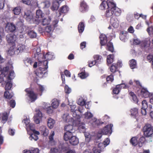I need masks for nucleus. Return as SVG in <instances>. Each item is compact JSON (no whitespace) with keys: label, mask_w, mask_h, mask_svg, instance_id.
Listing matches in <instances>:
<instances>
[{"label":"nucleus","mask_w":153,"mask_h":153,"mask_svg":"<svg viewBox=\"0 0 153 153\" xmlns=\"http://www.w3.org/2000/svg\"><path fill=\"white\" fill-rule=\"evenodd\" d=\"M85 101L84 99H83L82 98H79L77 101L78 104L81 106L84 105L85 104Z\"/></svg>","instance_id":"603ef678"},{"label":"nucleus","mask_w":153,"mask_h":153,"mask_svg":"<svg viewBox=\"0 0 153 153\" xmlns=\"http://www.w3.org/2000/svg\"><path fill=\"white\" fill-rule=\"evenodd\" d=\"M25 91L28 94V96L31 102H34L37 99L38 93H35L33 91L30 90L28 88L26 89Z\"/></svg>","instance_id":"39448f33"},{"label":"nucleus","mask_w":153,"mask_h":153,"mask_svg":"<svg viewBox=\"0 0 153 153\" xmlns=\"http://www.w3.org/2000/svg\"><path fill=\"white\" fill-rule=\"evenodd\" d=\"M23 61L24 63L28 66L29 65H31L33 63V61L30 58H25L24 59Z\"/></svg>","instance_id":"4c0bfd02"},{"label":"nucleus","mask_w":153,"mask_h":153,"mask_svg":"<svg viewBox=\"0 0 153 153\" xmlns=\"http://www.w3.org/2000/svg\"><path fill=\"white\" fill-rule=\"evenodd\" d=\"M91 123L92 126L94 127H98L103 123L100 120H98L95 118L92 119L91 121Z\"/></svg>","instance_id":"f8f14e48"},{"label":"nucleus","mask_w":153,"mask_h":153,"mask_svg":"<svg viewBox=\"0 0 153 153\" xmlns=\"http://www.w3.org/2000/svg\"><path fill=\"white\" fill-rule=\"evenodd\" d=\"M84 116L85 118L89 119L92 118L93 115L91 112L87 111L85 113Z\"/></svg>","instance_id":"5fc2aeb1"},{"label":"nucleus","mask_w":153,"mask_h":153,"mask_svg":"<svg viewBox=\"0 0 153 153\" xmlns=\"http://www.w3.org/2000/svg\"><path fill=\"white\" fill-rule=\"evenodd\" d=\"M71 108V112H72L73 114L72 115L74 117H76L77 116L76 111H80V110L79 108L78 109V110H77V109H76V105H71L70 106Z\"/></svg>","instance_id":"aec40b11"},{"label":"nucleus","mask_w":153,"mask_h":153,"mask_svg":"<svg viewBox=\"0 0 153 153\" xmlns=\"http://www.w3.org/2000/svg\"><path fill=\"white\" fill-rule=\"evenodd\" d=\"M6 30L8 32H13L16 30L15 25L12 23H7L6 27Z\"/></svg>","instance_id":"4468645a"},{"label":"nucleus","mask_w":153,"mask_h":153,"mask_svg":"<svg viewBox=\"0 0 153 153\" xmlns=\"http://www.w3.org/2000/svg\"><path fill=\"white\" fill-rule=\"evenodd\" d=\"M46 65H41L42 67H39L36 72V76L39 78L45 77V75L47 74V69L48 68V62L45 61Z\"/></svg>","instance_id":"f03ea898"},{"label":"nucleus","mask_w":153,"mask_h":153,"mask_svg":"<svg viewBox=\"0 0 153 153\" xmlns=\"http://www.w3.org/2000/svg\"><path fill=\"white\" fill-rule=\"evenodd\" d=\"M12 84L11 83L7 82L6 84L5 89L6 91L10 90L12 87Z\"/></svg>","instance_id":"3c124183"},{"label":"nucleus","mask_w":153,"mask_h":153,"mask_svg":"<svg viewBox=\"0 0 153 153\" xmlns=\"http://www.w3.org/2000/svg\"><path fill=\"white\" fill-rule=\"evenodd\" d=\"M22 9L20 6L14 7L12 10V12L15 15H19L21 13Z\"/></svg>","instance_id":"5701e85b"},{"label":"nucleus","mask_w":153,"mask_h":153,"mask_svg":"<svg viewBox=\"0 0 153 153\" xmlns=\"http://www.w3.org/2000/svg\"><path fill=\"white\" fill-rule=\"evenodd\" d=\"M117 69V64L114 63L112 64L110 67V71L113 73H115Z\"/></svg>","instance_id":"c03bdc74"},{"label":"nucleus","mask_w":153,"mask_h":153,"mask_svg":"<svg viewBox=\"0 0 153 153\" xmlns=\"http://www.w3.org/2000/svg\"><path fill=\"white\" fill-rule=\"evenodd\" d=\"M6 39L9 44L13 47L15 46L16 40V36L13 34H9L6 36Z\"/></svg>","instance_id":"20e7f679"},{"label":"nucleus","mask_w":153,"mask_h":153,"mask_svg":"<svg viewBox=\"0 0 153 153\" xmlns=\"http://www.w3.org/2000/svg\"><path fill=\"white\" fill-rule=\"evenodd\" d=\"M100 7L102 10H106L105 15L107 18L111 17L113 14L116 16H119L121 14V10L116 6L113 0L103 1L100 4Z\"/></svg>","instance_id":"f257e3e1"},{"label":"nucleus","mask_w":153,"mask_h":153,"mask_svg":"<svg viewBox=\"0 0 153 153\" xmlns=\"http://www.w3.org/2000/svg\"><path fill=\"white\" fill-rule=\"evenodd\" d=\"M79 76L82 79H84L86 78L88 75L86 74L85 72H82L78 74Z\"/></svg>","instance_id":"09e8293b"},{"label":"nucleus","mask_w":153,"mask_h":153,"mask_svg":"<svg viewBox=\"0 0 153 153\" xmlns=\"http://www.w3.org/2000/svg\"><path fill=\"white\" fill-rule=\"evenodd\" d=\"M106 48L107 50L111 51V52H113L114 49L112 43L110 42H108L107 44Z\"/></svg>","instance_id":"7c9ffc66"},{"label":"nucleus","mask_w":153,"mask_h":153,"mask_svg":"<svg viewBox=\"0 0 153 153\" xmlns=\"http://www.w3.org/2000/svg\"><path fill=\"white\" fill-rule=\"evenodd\" d=\"M29 139L30 140H34L35 141H36L38 139V137L36 135L32 134L30 135Z\"/></svg>","instance_id":"6e6d98bb"},{"label":"nucleus","mask_w":153,"mask_h":153,"mask_svg":"<svg viewBox=\"0 0 153 153\" xmlns=\"http://www.w3.org/2000/svg\"><path fill=\"white\" fill-rule=\"evenodd\" d=\"M14 72L13 71H10L9 74H8L7 77V79H8L11 80L13 78L14 76Z\"/></svg>","instance_id":"680f3d73"},{"label":"nucleus","mask_w":153,"mask_h":153,"mask_svg":"<svg viewBox=\"0 0 153 153\" xmlns=\"http://www.w3.org/2000/svg\"><path fill=\"white\" fill-rule=\"evenodd\" d=\"M129 112L130 116L137 120V117L138 115V109L136 108H132L130 110Z\"/></svg>","instance_id":"ddd939ff"},{"label":"nucleus","mask_w":153,"mask_h":153,"mask_svg":"<svg viewBox=\"0 0 153 153\" xmlns=\"http://www.w3.org/2000/svg\"><path fill=\"white\" fill-rule=\"evenodd\" d=\"M117 85L120 90L122 88H129V86L127 85L124 83H121Z\"/></svg>","instance_id":"864d4df0"},{"label":"nucleus","mask_w":153,"mask_h":153,"mask_svg":"<svg viewBox=\"0 0 153 153\" xmlns=\"http://www.w3.org/2000/svg\"><path fill=\"white\" fill-rule=\"evenodd\" d=\"M25 46L23 45H19L18 47L17 50L19 52H22L25 49Z\"/></svg>","instance_id":"e2e57ef3"},{"label":"nucleus","mask_w":153,"mask_h":153,"mask_svg":"<svg viewBox=\"0 0 153 153\" xmlns=\"http://www.w3.org/2000/svg\"><path fill=\"white\" fill-rule=\"evenodd\" d=\"M59 150L62 151H65L68 150V148L66 143H60L59 146Z\"/></svg>","instance_id":"a878e982"},{"label":"nucleus","mask_w":153,"mask_h":153,"mask_svg":"<svg viewBox=\"0 0 153 153\" xmlns=\"http://www.w3.org/2000/svg\"><path fill=\"white\" fill-rule=\"evenodd\" d=\"M4 96L6 98L10 99L12 97L13 95L11 93H10L8 91H6L4 92Z\"/></svg>","instance_id":"a18cd8bd"},{"label":"nucleus","mask_w":153,"mask_h":153,"mask_svg":"<svg viewBox=\"0 0 153 153\" xmlns=\"http://www.w3.org/2000/svg\"><path fill=\"white\" fill-rule=\"evenodd\" d=\"M114 76L112 74L108 76L106 78V81L102 84V86L103 88H105L107 86L108 83H111L114 80Z\"/></svg>","instance_id":"dca6fc26"},{"label":"nucleus","mask_w":153,"mask_h":153,"mask_svg":"<svg viewBox=\"0 0 153 153\" xmlns=\"http://www.w3.org/2000/svg\"><path fill=\"white\" fill-rule=\"evenodd\" d=\"M102 57L101 56L97 54L94 55L93 56L94 60L98 64L99 63V62L100 61Z\"/></svg>","instance_id":"37998d69"},{"label":"nucleus","mask_w":153,"mask_h":153,"mask_svg":"<svg viewBox=\"0 0 153 153\" xmlns=\"http://www.w3.org/2000/svg\"><path fill=\"white\" fill-rule=\"evenodd\" d=\"M45 55L43 51L39 54H35V57L37 58L39 65H44Z\"/></svg>","instance_id":"0eeeda50"},{"label":"nucleus","mask_w":153,"mask_h":153,"mask_svg":"<svg viewBox=\"0 0 153 153\" xmlns=\"http://www.w3.org/2000/svg\"><path fill=\"white\" fill-rule=\"evenodd\" d=\"M88 66L89 67H91L95 65H97V63L94 60L92 61H89L88 62Z\"/></svg>","instance_id":"0e129e2a"},{"label":"nucleus","mask_w":153,"mask_h":153,"mask_svg":"<svg viewBox=\"0 0 153 153\" xmlns=\"http://www.w3.org/2000/svg\"><path fill=\"white\" fill-rule=\"evenodd\" d=\"M113 125L112 124L108 125L101 130V133L103 134H111L112 132V128Z\"/></svg>","instance_id":"423d86ee"},{"label":"nucleus","mask_w":153,"mask_h":153,"mask_svg":"<svg viewBox=\"0 0 153 153\" xmlns=\"http://www.w3.org/2000/svg\"><path fill=\"white\" fill-rule=\"evenodd\" d=\"M59 105V101L56 99H54L52 100L51 104V107L53 108H56Z\"/></svg>","instance_id":"cd10ccee"},{"label":"nucleus","mask_w":153,"mask_h":153,"mask_svg":"<svg viewBox=\"0 0 153 153\" xmlns=\"http://www.w3.org/2000/svg\"><path fill=\"white\" fill-rule=\"evenodd\" d=\"M69 141L70 143L73 145H76L79 143L78 139L75 136L72 137Z\"/></svg>","instance_id":"4be33fe9"},{"label":"nucleus","mask_w":153,"mask_h":153,"mask_svg":"<svg viewBox=\"0 0 153 153\" xmlns=\"http://www.w3.org/2000/svg\"><path fill=\"white\" fill-rule=\"evenodd\" d=\"M24 18L27 21H30L31 18V12L29 10H26L25 12Z\"/></svg>","instance_id":"393cba45"},{"label":"nucleus","mask_w":153,"mask_h":153,"mask_svg":"<svg viewBox=\"0 0 153 153\" xmlns=\"http://www.w3.org/2000/svg\"><path fill=\"white\" fill-rule=\"evenodd\" d=\"M110 143L109 139L108 138H106L103 142L102 143H100L98 145L99 147H101L103 145L104 147L106 146L109 144Z\"/></svg>","instance_id":"72a5a7b5"},{"label":"nucleus","mask_w":153,"mask_h":153,"mask_svg":"<svg viewBox=\"0 0 153 153\" xmlns=\"http://www.w3.org/2000/svg\"><path fill=\"white\" fill-rule=\"evenodd\" d=\"M51 20V19L50 17H48V19L45 18L43 19L42 24L43 25H48L50 23Z\"/></svg>","instance_id":"79ce46f5"},{"label":"nucleus","mask_w":153,"mask_h":153,"mask_svg":"<svg viewBox=\"0 0 153 153\" xmlns=\"http://www.w3.org/2000/svg\"><path fill=\"white\" fill-rule=\"evenodd\" d=\"M69 10V8L67 6L65 5L62 6L59 9L58 13H56V16L59 17L62 13H67Z\"/></svg>","instance_id":"6e6552de"},{"label":"nucleus","mask_w":153,"mask_h":153,"mask_svg":"<svg viewBox=\"0 0 153 153\" xmlns=\"http://www.w3.org/2000/svg\"><path fill=\"white\" fill-rule=\"evenodd\" d=\"M64 130L66 132H75V131L73 126L71 125L65 126L64 127Z\"/></svg>","instance_id":"b1692460"},{"label":"nucleus","mask_w":153,"mask_h":153,"mask_svg":"<svg viewBox=\"0 0 153 153\" xmlns=\"http://www.w3.org/2000/svg\"><path fill=\"white\" fill-rule=\"evenodd\" d=\"M85 26L83 22H80L78 25V30L80 33H82L84 30Z\"/></svg>","instance_id":"473e14b6"},{"label":"nucleus","mask_w":153,"mask_h":153,"mask_svg":"<svg viewBox=\"0 0 153 153\" xmlns=\"http://www.w3.org/2000/svg\"><path fill=\"white\" fill-rule=\"evenodd\" d=\"M145 140V138L144 137L142 136L140 138L139 141L138 142L139 146H141L142 144L143 143H144Z\"/></svg>","instance_id":"8fccbe9b"},{"label":"nucleus","mask_w":153,"mask_h":153,"mask_svg":"<svg viewBox=\"0 0 153 153\" xmlns=\"http://www.w3.org/2000/svg\"><path fill=\"white\" fill-rule=\"evenodd\" d=\"M65 93L69 94L71 92V89L67 85H66L65 87Z\"/></svg>","instance_id":"052dcab7"},{"label":"nucleus","mask_w":153,"mask_h":153,"mask_svg":"<svg viewBox=\"0 0 153 153\" xmlns=\"http://www.w3.org/2000/svg\"><path fill=\"white\" fill-rule=\"evenodd\" d=\"M99 38L100 39V44L101 46L105 45L107 43V37L105 34H101L99 37Z\"/></svg>","instance_id":"2eb2a0df"},{"label":"nucleus","mask_w":153,"mask_h":153,"mask_svg":"<svg viewBox=\"0 0 153 153\" xmlns=\"http://www.w3.org/2000/svg\"><path fill=\"white\" fill-rule=\"evenodd\" d=\"M9 104L10 107L14 108L16 105L15 101L14 100H12L9 102Z\"/></svg>","instance_id":"69168bd1"},{"label":"nucleus","mask_w":153,"mask_h":153,"mask_svg":"<svg viewBox=\"0 0 153 153\" xmlns=\"http://www.w3.org/2000/svg\"><path fill=\"white\" fill-rule=\"evenodd\" d=\"M129 64L130 67L131 69H134L136 67V62L134 59H132L130 61Z\"/></svg>","instance_id":"a19ab883"},{"label":"nucleus","mask_w":153,"mask_h":153,"mask_svg":"<svg viewBox=\"0 0 153 153\" xmlns=\"http://www.w3.org/2000/svg\"><path fill=\"white\" fill-rule=\"evenodd\" d=\"M55 123V121L52 119L50 118L48 119L47 122L48 126L50 129H51L53 127Z\"/></svg>","instance_id":"c756f323"},{"label":"nucleus","mask_w":153,"mask_h":153,"mask_svg":"<svg viewBox=\"0 0 153 153\" xmlns=\"http://www.w3.org/2000/svg\"><path fill=\"white\" fill-rule=\"evenodd\" d=\"M142 108L147 109L148 108L147 102L146 100H143L142 102Z\"/></svg>","instance_id":"bf43d9fd"},{"label":"nucleus","mask_w":153,"mask_h":153,"mask_svg":"<svg viewBox=\"0 0 153 153\" xmlns=\"http://www.w3.org/2000/svg\"><path fill=\"white\" fill-rule=\"evenodd\" d=\"M130 143L133 146H136L138 143L137 141V138L136 137H132L130 141Z\"/></svg>","instance_id":"e433bc0d"},{"label":"nucleus","mask_w":153,"mask_h":153,"mask_svg":"<svg viewBox=\"0 0 153 153\" xmlns=\"http://www.w3.org/2000/svg\"><path fill=\"white\" fill-rule=\"evenodd\" d=\"M47 113L48 114H51L53 112V110L52 109V107L50 106L47 109Z\"/></svg>","instance_id":"338daca9"},{"label":"nucleus","mask_w":153,"mask_h":153,"mask_svg":"<svg viewBox=\"0 0 153 153\" xmlns=\"http://www.w3.org/2000/svg\"><path fill=\"white\" fill-rule=\"evenodd\" d=\"M44 14L40 10H37L36 13V17L37 19H41L44 16Z\"/></svg>","instance_id":"f704fd0d"},{"label":"nucleus","mask_w":153,"mask_h":153,"mask_svg":"<svg viewBox=\"0 0 153 153\" xmlns=\"http://www.w3.org/2000/svg\"><path fill=\"white\" fill-rule=\"evenodd\" d=\"M8 115L7 113L6 112L4 113L2 116V122L3 123H5L8 118Z\"/></svg>","instance_id":"ea45409f"},{"label":"nucleus","mask_w":153,"mask_h":153,"mask_svg":"<svg viewBox=\"0 0 153 153\" xmlns=\"http://www.w3.org/2000/svg\"><path fill=\"white\" fill-rule=\"evenodd\" d=\"M129 94L132 97V99L134 103H137L138 102V100L136 95L132 92H131L129 93Z\"/></svg>","instance_id":"c9c22d12"},{"label":"nucleus","mask_w":153,"mask_h":153,"mask_svg":"<svg viewBox=\"0 0 153 153\" xmlns=\"http://www.w3.org/2000/svg\"><path fill=\"white\" fill-rule=\"evenodd\" d=\"M28 35L31 38H35L36 37V33L33 30L28 31Z\"/></svg>","instance_id":"49530a36"},{"label":"nucleus","mask_w":153,"mask_h":153,"mask_svg":"<svg viewBox=\"0 0 153 153\" xmlns=\"http://www.w3.org/2000/svg\"><path fill=\"white\" fill-rule=\"evenodd\" d=\"M53 58V55L51 53L49 52L47 53L45 55L44 62V65H46L45 62V61H47L48 63V60L52 59Z\"/></svg>","instance_id":"412c9836"},{"label":"nucleus","mask_w":153,"mask_h":153,"mask_svg":"<svg viewBox=\"0 0 153 153\" xmlns=\"http://www.w3.org/2000/svg\"><path fill=\"white\" fill-rule=\"evenodd\" d=\"M74 132H66L64 135V139L65 141L70 140L71 138L73 137V133Z\"/></svg>","instance_id":"6ab92c4d"},{"label":"nucleus","mask_w":153,"mask_h":153,"mask_svg":"<svg viewBox=\"0 0 153 153\" xmlns=\"http://www.w3.org/2000/svg\"><path fill=\"white\" fill-rule=\"evenodd\" d=\"M39 86L38 89H37V91L38 92V94L39 96L42 95V93L45 90V88L43 86L39 84H38Z\"/></svg>","instance_id":"2f4dec72"},{"label":"nucleus","mask_w":153,"mask_h":153,"mask_svg":"<svg viewBox=\"0 0 153 153\" xmlns=\"http://www.w3.org/2000/svg\"><path fill=\"white\" fill-rule=\"evenodd\" d=\"M139 95L142 97L146 98L150 96V93L146 88H141Z\"/></svg>","instance_id":"1a4fd4ad"},{"label":"nucleus","mask_w":153,"mask_h":153,"mask_svg":"<svg viewBox=\"0 0 153 153\" xmlns=\"http://www.w3.org/2000/svg\"><path fill=\"white\" fill-rule=\"evenodd\" d=\"M40 129L41 133L44 136H47L49 133V130L45 126H42L40 127Z\"/></svg>","instance_id":"a211bd4d"},{"label":"nucleus","mask_w":153,"mask_h":153,"mask_svg":"<svg viewBox=\"0 0 153 153\" xmlns=\"http://www.w3.org/2000/svg\"><path fill=\"white\" fill-rule=\"evenodd\" d=\"M110 23L112 26L115 28H117L119 25V21L114 16L111 18Z\"/></svg>","instance_id":"9b49d317"},{"label":"nucleus","mask_w":153,"mask_h":153,"mask_svg":"<svg viewBox=\"0 0 153 153\" xmlns=\"http://www.w3.org/2000/svg\"><path fill=\"white\" fill-rule=\"evenodd\" d=\"M36 113L35 117L41 118L42 115V112L39 109L36 110Z\"/></svg>","instance_id":"4d7b16f0"},{"label":"nucleus","mask_w":153,"mask_h":153,"mask_svg":"<svg viewBox=\"0 0 153 153\" xmlns=\"http://www.w3.org/2000/svg\"><path fill=\"white\" fill-rule=\"evenodd\" d=\"M88 8V6L84 1H81L80 4L79 10L82 12L87 11Z\"/></svg>","instance_id":"9d476101"},{"label":"nucleus","mask_w":153,"mask_h":153,"mask_svg":"<svg viewBox=\"0 0 153 153\" xmlns=\"http://www.w3.org/2000/svg\"><path fill=\"white\" fill-rule=\"evenodd\" d=\"M52 28L50 26H48L46 27L45 29V31L48 33H50L51 31Z\"/></svg>","instance_id":"774afa93"},{"label":"nucleus","mask_w":153,"mask_h":153,"mask_svg":"<svg viewBox=\"0 0 153 153\" xmlns=\"http://www.w3.org/2000/svg\"><path fill=\"white\" fill-rule=\"evenodd\" d=\"M54 131H52L50 135L49 136V144L51 146H53L55 144V142L54 140L53 137L54 135Z\"/></svg>","instance_id":"f3484780"},{"label":"nucleus","mask_w":153,"mask_h":153,"mask_svg":"<svg viewBox=\"0 0 153 153\" xmlns=\"http://www.w3.org/2000/svg\"><path fill=\"white\" fill-rule=\"evenodd\" d=\"M93 152L92 153L91 152H89V151L85 150L84 151L83 153H100L101 151L100 150L98 149L96 147H94L93 149Z\"/></svg>","instance_id":"de8ad7c7"},{"label":"nucleus","mask_w":153,"mask_h":153,"mask_svg":"<svg viewBox=\"0 0 153 153\" xmlns=\"http://www.w3.org/2000/svg\"><path fill=\"white\" fill-rule=\"evenodd\" d=\"M9 69V67L8 66L4 68L3 69L1 68V70L0 71V75L2 74L5 76L7 74Z\"/></svg>","instance_id":"bb28decb"},{"label":"nucleus","mask_w":153,"mask_h":153,"mask_svg":"<svg viewBox=\"0 0 153 153\" xmlns=\"http://www.w3.org/2000/svg\"><path fill=\"white\" fill-rule=\"evenodd\" d=\"M142 131L145 137H151L153 134V127L150 124H146L143 128Z\"/></svg>","instance_id":"7ed1b4c3"},{"label":"nucleus","mask_w":153,"mask_h":153,"mask_svg":"<svg viewBox=\"0 0 153 153\" xmlns=\"http://www.w3.org/2000/svg\"><path fill=\"white\" fill-rule=\"evenodd\" d=\"M127 36V33L126 32H124L122 31L120 34V38L122 41L125 42L126 40V36Z\"/></svg>","instance_id":"58836bf2"},{"label":"nucleus","mask_w":153,"mask_h":153,"mask_svg":"<svg viewBox=\"0 0 153 153\" xmlns=\"http://www.w3.org/2000/svg\"><path fill=\"white\" fill-rule=\"evenodd\" d=\"M120 90L118 86H117V85H116L115 87L113 89V92L114 94H119Z\"/></svg>","instance_id":"13d9d810"},{"label":"nucleus","mask_w":153,"mask_h":153,"mask_svg":"<svg viewBox=\"0 0 153 153\" xmlns=\"http://www.w3.org/2000/svg\"><path fill=\"white\" fill-rule=\"evenodd\" d=\"M114 57L113 54H111L107 56V62L108 64H110L113 62Z\"/></svg>","instance_id":"c85d7f7f"}]
</instances>
